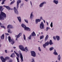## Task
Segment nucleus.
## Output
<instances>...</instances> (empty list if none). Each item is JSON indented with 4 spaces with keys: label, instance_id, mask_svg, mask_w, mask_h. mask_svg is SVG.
<instances>
[{
    "label": "nucleus",
    "instance_id": "f257e3e1",
    "mask_svg": "<svg viewBox=\"0 0 62 62\" xmlns=\"http://www.w3.org/2000/svg\"><path fill=\"white\" fill-rule=\"evenodd\" d=\"M3 10V6H0V11L1 12L0 14V20H4V18H4L6 17V14L2 12Z\"/></svg>",
    "mask_w": 62,
    "mask_h": 62
},
{
    "label": "nucleus",
    "instance_id": "f03ea898",
    "mask_svg": "<svg viewBox=\"0 0 62 62\" xmlns=\"http://www.w3.org/2000/svg\"><path fill=\"white\" fill-rule=\"evenodd\" d=\"M0 58L2 62H5V60H9V57H6L5 59L2 56L0 57Z\"/></svg>",
    "mask_w": 62,
    "mask_h": 62
},
{
    "label": "nucleus",
    "instance_id": "7ed1b4c3",
    "mask_svg": "<svg viewBox=\"0 0 62 62\" xmlns=\"http://www.w3.org/2000/svg\"><path fill=\"white\" fill-rule=\"evenodd\" d=\"M8 40L9 42H11V44L12 45H13L14 43V41L13 39H11L10 37H8Z\"/></svg>",
    "mask_w": 62,
    "mask_h": 62
},
{
    "label": "nucleus",
    "instance_id": "20e7f679",
    "mask_svg": "<svg viewBox=\"0 0 62 62\" xmlns=\"http://www.w3.org/2000/svg\"><path fill=\"white\" fill-rule=\"evenodd\" d=\"M40 29H44V25L43 22H42L40 24Z\"/></svg>",
    "mask_w": 62,
    "mask_h": 62
},
{
    "label": "nucleus",
    "instance_id": "39448f33",
    "mask_svg": "<svg viewBox=\"0 0 62 62\" xmlns=\"http://www.w3.org/2000/svg\"><path fill=\"white\" fill-rule=\"evenodd\" d=\"M36 36V35L35 34V33L34 31H33V32L31 33V35H30L29 37H28L29 39H31V36Z\"/></svg>",
    "mask_w": 62,
    "mask_h": 62
},
{
    "label": "nucleus",
    "instance_id": "423d86ee",
    "mask_svg": "<svg viewBox=\"0 0 62 62\" xmlns=\"http://www.w3.org/2000/svg\"><path fill=\"white\" fill-rule=\"evenodd\" d=\"M22 35V33H20L19 34L15 36V37L16 38V40H17L18 38H19L20 37V36H21V35Z\"/></svg>",
    "mask_w": 62,
    "mask_h": 62
},
{
    "label": "nucleus",
    "instance_id": "0eeeda50",
    "mask_svg": "<svg viewBox=\"0 0 62 62\" xmlns=\"http://www.w3.org/2000/svg\"><path fill=\"white\" fill-rule=\"evenodd\" d=\"M19 47L20 49L22 51H25V50L24 48V47H23V46L22 45H20L19 46Z\"/></svg>",
    "mask_w": 62,
    "mask_h": 62
},
{
    "label": "nucleus",
    "instance_id": "6e6552de",
    "mask_svg": "<svg viewBox=\"0 0 62 62\" xmlns=\"http://www.w3.org/2000/svg\"><path fill=\"white\" fill-rule=\"evenodd\" d=\"M40 19H36L35 21H36V24H37L38 23V22H40V21H41V20H43L42 19V17H40Z\"/></svg>",
    "mask_w": 62,
    "mask_h": 62
},
{
    "label": "nucleus",
    "instance_id": "1a4fd4ad",
    "mask_svg": "<svg viewBox=\"0 0 62 62\" xmlns=\"http://www.w3.org/2000/svg\"><path fill=\"white\" fill-rule=\"evenodd\" d=\"M14 10L16 14H18V10L16 9V8L15 7L14 8Z\"/></svg>",
    "mask_w": 62,
    "mask_h": 62
},
{
    "label": "nucleus",
    "instance_id": "9d476101",
    "mask_svg": "<svg viewBox=\"0 0 62 62\" xmlns=\"http://www.w3.org/2000/svg\"><path fill=\"white\" fill-rule=\"evenodd\" d=\"M46 3L45 2H43L42 3H41L40 5H39L40 7H42L43 6V5L44 4H46Z\"/></svg>",
    "mask_w": 62,
    "mask_h": 62
},
{
    "label": "nucleus",
    "instance_id": "9b49d317",
    "mask_svg": "<svg viewBox=\"0 0 62 62\" xmlns=\"http://www.w3.org/2000/svg\"><path fill=\"white\" fill-rule=\"evenodd\" d=\"M12 28V26L10 25H8L7 27V28L8 29H11V28Z\"/></svg>",
    "mask_w": 62,
    "mask_h": 62
},
{
    "label": "nucleus",
    "instance_id": "f8f14e48",
    "mask_svg": "<svg viewBox=\"0 0 62 62\" xmlns=\"http://www.w3.org/2000/svg\"><path fill=\"white\" fill-rule=\"evenodd\" d=\"M3 7H5V8H6L7 9H8L9 10H10V8L8 6L4 5L3 6Z\"/></svg>",
    "mask_w": 62,
    "mask_h": 62
},
{
    "label": "nucleus",
    "instance_id": "ddd939ff",
    "mask_svg": "<svg viewBox=\"0 0 62 62\" xmlns=\"http://www.w3.org/2000/svg\"><path fill=\"white\" fill-rule=\"evenodd\" d=\"M21 26L22 27H23V28H24V29L25 30V28H26V26L24 25V24H23V23L22 24H21Z\"/></svg>",
    "mask_w": 62,
    "mask_h": 62
},
{
    "label": "nucleus",
    "instance_id": "4468645a",
    "mask_svg": "<svg viewBox=\"0 0 62 62\" xmlns=\"http://www.w3.org/2000/svg\"><path fill=\"white\" fill-rule=\"evenodd\" d=\"M17 18L18 21H19L20 23H21V17H17Z\"/></svg>",
    "mask_w": 62,
    "mask_h": 62
},
{
    "label": "nucleus",
    "instance_id": "2eb2a0df",
    "mask_svg": "<svg viewBox=\"0 0 62 62\" xmlns=\"http://www.w3.org/2000/svg\"><path fill=\"white\" fill-rule=\"evenodd\" d=\"M53 2L54 3L56 4H57L58 3V1L56 0H54L53 1Z\"/></svg>",
    "mask_w": 62,
    "mask_h": 62
},
{
    "label": "nucleus",
    "instance_id": "dca6fc26",
    "mask_svg": "<svg viewBox=\"0 0 62 62\" xmlns=\"http://www.w3.org/2000/svg\"><path fill=\"white\" fill-rule=\"evenodd\" d=\"M20 56L21 61H23V55H22V54H20Z\"/></svg>",
    "mask_w": 62,
    "mask_h": 62
},
{
    "label": "nucleus",
    "instance_id": "f3484780",
    "mask_svg": "<svg viewBox=\"0 0 62 62\" xmlns=\"http://www.w3.org/2000/svg\"><path fill=\"white\" fill-rule=\"evenodd\" d=\"M25 29L26 30H27V31H30V29L28 27H26L25 28Z\"/></svg>",
    "mask_w": 62,
    "mask_h": 62
},
{
    "label": "nucleus",
    "instance_id": "a211bd4d",
    "mask_svg": "<svg viewBox=\"0 0 62 62\" xmlns=\"http://www.w3.org/2000/svg\"><path fill=\"white\" fill-rule=\"evenodd\" d=\"M31 54H36V53L34 51H31Z\"/></svg>",
    "mask_w": 62,
    "mask_h": 62
},
{
    "label": "nucleus",
    "instance_id": "6ab92c4d",
    "mask_svg": "<svg viewBox=\"0 0 62 62\" xmlns=\"http://www.w3.org/2000/svg\"><path fill=\"white\" fill-rule=\"evenodd\" d=\"M61 58V57H60V55H58V56L57 57V59L59 61H60V58Z\"/></svg>",
    "mask_w": 62,
    "mask_h": 62
},
{
    "label": "nucleus",
    "instance_id": "aec40b11",
    "mask_svg": "<svg viewBox=\"0 0 62 62\" xmlns=\"http://www.w3.org/2000/svg\"><path fill=\"white\" fill-rule=\"evenodd\" d=\"M49 44H50V45H52V44H53V43L52 42V40H50V41L49 42Z\"/></svg>",
    "mask_w": 62,
    "mask_h": 62
},
{
    "label": "nucleus",
    "instance_id": "412c9836",
    "mask_svg": "<svg viewBox=\"0 0 62 62\" xmlns=\"http://www.w3.org/2000/svg\"><path fill=\"white\" fill-rule=\"evenodd\" d=\"M48 38H49V37H48V35H47L46 37V38L45 40V41H46V40H47L48 39Z\"/></svg>",
    "mask_w": 62,
    "mask_h": 62
},
{
    "label": "nucleus",
    "instance_id": "4be33fe9",
    "mask_svg": "<svg viewBox=\"0 0 62 62\" xmlns=\"http://www.w3.org/2000/svg\"><path fill=\"white\" fill-rule=\"evenodd\" d=\"M45 44L46 45V46H48L49 45V41H47V42H46L45 43Z\"/></svg>",
    "mask_w": 62,
    "mask_h": 62
},
{
    "label": "nucleus",
    "instance_id": "5701e85b",
    "mask_svg": "<svg viewBox=\"0 0 62 62\" xmlns=\"http://www.w3.org/2000/svg\"><path fill=\"white\" fill-rule=\"evenodd\" d=\"M56 38L57 40H59L60 39V37L58 36H56Z\"/></svg>",
    "mask_w": 62,
    "mask_h": 62
},
{
    "label": "nucleus",
    "instance_id": "b1692460",
    "mask_svg": "<svg viewBox=\"0 0 62 62\" xmlns=\"http://www.w3.org/2000/svg\"><path fill=\"white\" fill-rule=\"evenodd\" d=\"M5 36L4 35V34H3L1 36V39H4V37Z\"/></svg>",
    "mask_w": 62,
    "mask_h": 62
},
{
    "label": "nucleus",
    "instance_id": "393cba45",
    "mask_svg": "<svg viewBox=\"0 0 62 62\" xmlns=\"http://www.w3.org/2000/svg\"><path fill=\"white\" fill-rule=\"evenodd\" d=\"M21 2V0H17V4L19 5V3H20Z\"/></svg>",
    "mask_w": 62,
    "mask_h": 62
},
{
    "label": "nucleus",
    "instance_id": "a878e982",
    "mask_svg": "<svg viewBox=\"0 0 62 62\" xmlns=\"http://www.w3.org/2000/svg\"><path fill=\"white\" fill-rule=\"evenodd\" d=\"M32 14H33V12H31V16H30V18L31 19H32V17H33V16H34Z\"/></svg>",
    "mask_w": 62,
    "mask_h": 62
},
{
    "label": "nucleus",
    "instance_id": "bb28decb",
    "mask_svg": "<svg viewBox=\"0 0 62 62\" xmlns=\"http://www.w3.org/2000/svg\"><path fill=\"white\" fill-rule=\"evenodd\" d=\"M44 38V35H43L42 36H40V39H42L43 38Z\"/></svg>",
    "mask_w": 62,
    "mask_h": 62
},
{
    "label": "nucleus",
    "instance_id": "cd10ccee",
    "mask_svg": "<svg viewBox=\"0 0 62 62\" xmlns=\"http://www.w3.org/2000/svg\"><path fill=\"white\" fill-rule=\"evenodd\" d=\"M54 54H58L56 52L55 50H54Z\"/></svg>",
    "mask_w": 62,
    "mask_h": 62
},
{
    "label": "nucleus",
    "instance_id": "c85d7f7f",
    "mask_svg": "<svg viewBox=\"0 0 62 62\" xmlns=\"http://www.w3.org/2000/svg\"><path fill=\"white\" fill-rule=\"evenodd\" d=\"M15 2V0H14L11 2L10 3V5H12V4H13V3H14Z\"/></svg>",
    "mask_w": 62,
    "mask_h": 62
},
{
    "label": "nucleus",
    "instance_id": "c756f323",
    "mask_svg": "<svg viewBox=\"0 0 62 62\" xmlns=\"http://www.w3.org/2000/svg\"><path fill=\"white\" fill-rule=\"evenodd\" d=\"M46 46H47L45 44L43 45V47H44V48H46Z\"/></svg>",
    "mask_w": 62,
    "mask_h": 62
},
{
    "label": "nucleus",
    "instance_id": "7c9ffc66",
    "mask_svg": "<svg viewBox=\"0 0 62 62\" xmlns=\"http://www.w3.org/2000/svg\"><path fill=\"white\" fill-rule=\"evenodd\" d=\"M24 21L26 23H28V20L27 19H24Z\"/></svg>",
    "mask_w": 62,
    "mask_h": 62
},
{
    "label": "nucleus",
    "instance_id": "2f4dec72",
    "mask_svg": "<svg viewBox=\"0 0 62 62\" xmlns=\"http://www.w3.org/2000/svg\"><path fill=\"white\" fill-rule=\"evenodd\" d=\"M48 29H50V28L49 27H47L46 29V31H47L48 30Z\"/></svg>",
    "mask_w": 62,
    "mask_h": 62
},
{
    "label": "nucleus",
    "instance_id": "473e14b6",
    "mask_svg": "<svg viewBox=\"0 0 62 62\" xmlns=\"http://www.w3.org/2000/svg\"><path fill=\"white\" fill-rule=\"evenodd\" d=\"M1 28H3L4 29H6V27L4 26H1Z\"/></svg>",
    "mask_w": 62,
    "mask_h": 62
},
{
    "label": "nucleus",
    "instance_id": "72a5a7b5",
    "mask_svg": "<svg viewBox=\"0 0 62 62\" xmlns=\"http://www.w3.org/2000/svg\"><path fill=\"white\" fill-rule=\"evenodd\" d=\"M10 29H8V33H11V31H10Z\"/></svg>",
    "mask_w": 62,
    "mask_h": 62
},
{
    "label": "nucleus",
    "instance_id": "f704fd0d",
    "mask_svg": "<svg viewBox=\"0 0 62 62\" xmlns=\"http://www.w3.org/2000/svg\"><path fill=\"white\" fill-rule=\"evenodd\" d=\"M9 62H13V60L12 59H10L9 61Z\"/></svg>",
    "mask_w": 62,
    "mask_h": 62
},
{
    "label": "nucleus",
    "instance_id": "c9c22d12",
    "mask_svg": "<svg viewBox=\"0 0 62 62\" xmlns=\"http://www.w3.org/2000/svg\"><path fill=\"white\" fill-rule=\"evenodd\" d=\"M50 26L51 27H53V22H52L50 24Z\"/></svg>",
    "mask_w": 62,
    "mask_h": 62
},
{
    "label": "nucleus",
    "instance_id": "e433bc0d",
    "mask_svg": "<svg viewBox=\"0 0 62 62\" xmlns=\"http://www.w3.org/2000/svg\"><path fill=\"white\" fill-rule=\"evenodd\" d=\"M16 59H17V62H20V61H19V59L18 57H16Z\"/></svg>",
    "mask_w": 62,
    "mask_h": 62
},
{
    "label": "nucleus",
    "instance_id": "4c0bfd02",
    "mask_svg": "<svg viewBox=\"0 0 62 62\" xmlns=\"http://www.w3.org/2000/svg\"><path fill=\"white\" fill-rule=\"evenodd\" d=\"M53 49V48L52 47H51L50 48L49 50L50 51H52Z\"/></svg>",
    "mask_w": 62,
    "mask_h": 62
},
{
    "label": "nucleus",
    "instance_id": "58836bf2",
    "mask_svg": "<svg viewBox=\"0 0 62 62\" xmlns=\"http://www.w3.org/2000/svg\"><path fill=\"white\" fill-rule=\"evenodd\" d=\"M53 38L55 40H56V37H55L54 36L53 37Z\"/></svg>",
    "mask_w": 62,
    "mask_h": 62
},
{
    "label": "nucleus",
    "instance_id": "ea45409f",
    "mask_svg": "<svg viewBox=\"0 0 62 62\" xmlns=\"http://www.w3.org/2000/svg\"><path fill=\"white\" fill-rule=\"evenodd\" d=\"M23 38L24 40H25V35L24 34H23Z\"/></svg>",
    "mask_w": 62,
    "mask_h": 62
},
{
    "label": "nucleus",
    "instance_id": "a19ab883",
    "mask_svg": "<svg viewBox=\"0 0 62 62\" xmlns=\"http://www.w3.org/2000/svg\"><path fill=\"white\" fill-rule=\"evenodd\" d=\"M25 49L27 51H28V49H27V47H25Z\"/></svg>",
    "mask_w": 62,
    "mask_h": 62
},
{
    "label": "nucleus",
    "instance_id": "79ce46f5",
    "mask_svg": "<svg viewBox=\"0 0 62 62\" xmlns=\"http://www.w3.org/2000/svg\"><path fill=\"white\" fill-rule=\"evenodd\" d=\"M31 62H35V61H34V60L33 59H31Z\"/></svg>",
    "mask_w": 62,
    "mask_h": 62
},
{
    "label": "nucleus",
    "instance_id": "37998d69",
    "mask_svg": "<svg viewBox=\"0 0 62 62\" xmlns=\"http://www.w3.org/2000/svg\"><path fill=\"white\" fill-rule=\"evenodd\" d=\"M31 56L33 57H35L36 56V54H31Z\"/></svg>",
    "mask_w": 62,
    "mask_h": 62
},
{
    "label": "nucleus",
    "instance_id": "c03bdc74",
    "mask_svg": "<svg viewBox=\"0 0 62 62\" xmlns=\"http://www.w3.org/2000/svg\"><path fill=\"white\" fill-rule=\"evenodd\" d=\"M14 53H15V54H18V53H17V52H16V51H14Z\"/></svg>",
    "mask_w": 62,
    "mask_h": 62
},
{
    "label": "nucleus",
    "instance_id": "a18cd8bd",
    "mask_svg": "<svg viewBox=\"0 0 62 62\" xmlns=\"http://www.w3.org/2000/svg\"><path fill=\"white\" fill-rule=\"evenodd\" d=\"M19 4H17V8H19Z\"/></svg>",
    "mask_w": 62,
    "mask_h": 62
},
{
    "label": "nucleus",
    "instance_id": "49530a36",
    "mask_svg": "<svg viewBox=\"0 0 62 62\" xmlns=\"http://www.w3.org/2000/svg\"><path fill=\"white\" fill-rule=\"evenodd\" d=\"M38 49L39 51H41V49H40V47H39Z\"/></svg>",
    "mask_w": 62,
    "mask_h": 62
},
{
    "label": "nucleus",
    "instance_id": "de8ad7c7",
    "mask_svg": "<svg viewBox=\"0 0 62 62\" xmlns=\"http://www.w3.org/2000/svg\"><path fill=\"white\" fill-rule=\"evenodd\" d=\"M4 1H2V3H1V4L2 5H3V4H4Z\"/></svg>",
    "mask_w": 62,
    "mask_h": 62
},
{
    "label": "nucleus",
    "instance_id": "09e8293b",
    "mask_svg": "<svg viewBox=\"0 0 62 62\" xmlns=\"http://www.w3.org/2000/svg\"><path fill=\"white\" fill-rule=\"evenodd\" d=\"M16 55L17 56V57H19V56H20L19 54H16Z\"/></svg>",
    "mask_w": 62,
    "mask_h": 62
},
{
    "label": "nucleus",
    "instance_id": "8fccbe9b",
    "mask_svg": "<svg viewBox=\"0 0 62 62\" xmlns=\"http://www.w3.org/2000/svg\"><path fill=\"white\" fill-rule=\"evenodd\" d=\"M5 34L6 35H7L8 36H9V34L8 33H5Z\"/></svg>",
    "mask_w": 62,
    "mask_h": 62
},
{
    "label": "nucleus",
    "instance_id": "3c124183",
    "mask_svg": "<svg viewBox=\"0 0 62 62\" xmlns=\"http://www.w3.org/2000/svg\"><path fill=\"white\" fill-rule=\"evenodd\" d=\"M5 52L6 53H7V50H5Z\"/></svg>",
    "mask_w": 62,
    "mask_h": 62
},
{
    "label": "nucleus",
    "instance_id": "603ef678",
    "mask_svg": "<svg viewBox=\"0 0 62 62\" xmlns=\"http://www.w3.org/2000/svg\"><path fill=\"white\" fill-rule=\"evenodd\" d=\"M10 56L11 57H12V58L13 57V55H11Z\"/></svg>",
    "mask_w": 62,
    "mask_h": 62
},
{
    "label": "nucleus",
    "instance_id": "864d4df0",
    "mask_svg": "<svg viewBox=\"0 0 62 62\" xmlns=\"http://www.w3.org/2000/svg\"><path fill=\"white\" fill-rule=\"evenodd\" d=\"M46 23L47 25H48V23L47 22H46Z\"/></svg>",
    "mask_w": 62,
    "mask_h": 62
},
{
    "label": "nucleus",
    "instance_id": "5fc2aeb1",
    "mask_svg": "<svg viewBox=\"0 0 62 62\" xmlns=\"http://www.w3.org/2000/svg\"><path fill=\"white\" fill-rule=\"evenodd\" d=\"M44 22V23H45V20H43Z\"/></svg>",
    "mask_w": 62,
    "mask_h": 62
},
{
    "label": "nucleus",
    "instance_id": "6e6d98bb",
    "mask_svg": "<svg viewBox=\"0 0 62 62\" xmlns=\"http://www.w3.org/2000/svg\"><path fill=\"white\" fill-rule=\"evenodd\" d=\"M19 54H22V53H21V52H20Z\"/></svg>",
    "mask_w": 62,
    "mask_h": 62
},
{
    "label": "nucleus",
    "instance_id": "4d7b16f0",
    "mask_svg": "<svg viewBox=\"0 0 62 62\" xmlns=\"http://www.w3.org/2000/svg\"><path fill=\"white\" fill-rule=\"evenodd\" d=\"M25 0V1H26V2H27L28 1V0Z\"/></svg>",
    "mask_w": 62,
    "mask_h": 62
},
{
    "label": "nucleus",
    "instance_id": "13d9d810",
    "mask_svg": "<svg viewBox=\"0 0 62 62\" xmlns=\"http://www.w3.org/2000/svg\"><path fill=\"white\" fill-rule=\"evenodd\" d=\"M2 25V24L1 23H0V26H1V25Z\"/></svg>",
    "mask_w": 62,
    "mask_h": 62
},
{
    "label": "nucleus",
    "instance_id": "bf43d9fd",
    "mask_svg": "<svg viewBox=\"0 0 62 62\" xmlns=\"http://www.w3.org/2000/svg\"><path fill=\"white\" fill-rule=\"evenodd\" d=\"M13 48L14 49H15V48H16V47H15V46H14V47H13Z\"/></svg>",
    "mask_w": 62,
    "mask_h": 62
},
{
    "label": "nucleus",
    "instance_id": "052dcab7",
    "mask_svg": "<svg viewBox=\"0 0 62 62\" xmlns=\"http://www.w3.org/2000/svg\"><path fill=\"white\" fill-rule=\"evenodd\" d=\"M5 1H6V0H2V1H3V2H5Z\"/></svg>",
    "mask_w": 62,
    "mask_h": 62
},
{
    "label": "nucleus",
    "instance_id": "680f3d73",
    "mask_svg": "<svg viewBox=\"0 0 62 62\" xmlns=\"http://www.w3.org/2000/svg\"><path fill=\"white\" fill-rule=\"evenodd\" d=\"M30 3H31V5L32 6V2L31 1H30Z\"/></svg>",
    "mask_w": 62,
    "mask_h": 62
},
{
    "label": "nucleus",
    "instance_id": "e2e57ef3",
    "mask_svg": "<svg viewBox=\"0 0 62 62\" xmlns=\"http://www.w3.org/2000/svg\"><path fill=\"white\" fill-rule=\"evenodd\" d=\"M12 54H15V53H13Z\"/></svg>",
    "mask_w": 62,
    "mask_h": 62
},
{
    "label": "nucleus",
    "instance_id": "0e129e2a",
    "mask_svg": "<svg viewBox=\"0 0 62 62\" xmlns=\"http://www.w3.org/2000/svg\"><path fill=\"white\" fill-rule=\"evenodd\" d=\"M13 50H11V52H13Z\"/></svg>",
    "mask_w": 62,
    "mask_h": 62
},
{
    "label": "nucleus",
    "instance_id": "69168bd1",
    "mask_svg": "<svg viewBox=\"0 0 62 62\" xmlns=\"http://www.w3.org/2000/svg\"><path fill=\"white\" fill-rule=\"evenodd\" d=\"M41 34H43V32H41Z\"/></svg>",
    "mask_w": 62,
    "mask_h": 62
},
{
    "label": "nucleus",
    "instance_id": "338daca9",
    "mask_svg": "<svg viewBox=\"0 0 62 62\" xmlns=\"http://www.w3.org/2000/svg\"><path fill=\"white\" fill-rule=\"evenodd\" d=\"M57 62V61H56V62Z\"/></svg>",
    "mask_w": 62,
    "mask_h": 62
},
{
    "label": "nucleus",
    "instance_id": "774afa93",
    "mask_svg": "<svg viewBox=\"0 0 62 62\" xmlns=\"http://www.w3.org/2000/svg\"><path fill=\"white\" fill-rule=\"evenodd\" d=\"M23 61H21V62H23Z\"/></svg>",
    "mask_w": 62,
    "mask_h": 62
}]
</instances>
